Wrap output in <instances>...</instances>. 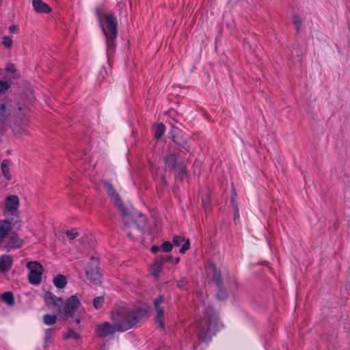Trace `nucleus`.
<instances>
[{"mask_svg": "<svg viewBox=\"0 0 350 350\" xmlns=\"http://www.w3.org/2000/svg\"><path fill=\"white\" fill-rule=\"evenodd\" d=\"M100 25L105 36L116 38L117 36V20L111 12H105L98 15Z\"/></svg>", "mask_w": 350, "mask_h": 350, "instance_id": "obj_5", "label": "nucleus"}, {"mask_svg": "<svg viewBox=\"0 0 350 350\" xmlns=\"http://www.w3.org/2000/svg\"><path fill=\"white\" fill-rule=\"evenodd\" d=\"M92 265L87 268L86 275L90 281L94 284H98L100 278V274L97 269V259L92 258Z\"/></svg>", "mask_w": 350, "mask_h": 350, "instance_id": "obj_11", "label": "nucleus"}, {"mask_svg": "<svg viewBox=\"0 0 350 350\" xmlns=\"http://www.w3.org/2000/svg\"><path fill=\"white\" fill-rule=\"evenodd\" d=\"M173 247V245L170 241L164 242L161 245V250L164 252H168L172 250Z\"/></svg>", "mask_w": 350, "mask_h": 350, "instance_id": "obj_28", "label": "nucleus"}, {"mask_svg": "<svg viewBox=\"0 0 350 350\" xmlns=\"http://www.w3.org/2000/svg\"><path fill=\"white\" fill-rule=\"evenodd\" d=\"M2 44L6 48H10L12 46V40L8 36H4L2 40Z\"/></svg>", "mask_w": 350, "mask_h": 350, "instance_id": "obj_31", "label": "nucleus"}, {"mask_svg": "<svg viewBox=\"0 0 350 350\" xmlns=\"http://www.w3.org/2000/svg\"><path fill=\"white\" fill-rule=\"evenodd\" d=\"M105 73L108 75V71L105 69Z\"/></svg>", "mask_w": 350, "mask_h": 350, "instance_id": "obj_45", "label": "nucleus"}, {"mask_svg": "<svg viewBox=\"0 0 350 350\" xmlns=\"http://www.w3.org/2000/svg\"><path fill=\"white\" fill-rule=\"evenodd\" d=\"M209 271L211 273H213V280L216 283L217 285H219L221 284V280H220V273L219 271L217 270L216 266L213 263L209 264Z\"/></svg>", "mask_w": 350, "mask_h": 350, "instance_id": "obj_16", "label": "nucleus"}, {"mask_svg": "<svg viewBox=\"0 0 350 350\" xmlns=\"http://www.w3.org/2000/svg\"><path fill=\"white\" fill-rule=\"evenodd\" d=\"M237 216H238V214H237V211L236 213H234V218H236Z\"/></svg>", "mask_w": 350, "mask_h": 350, "instance_id": "obj_44", "label": "nucleus"}, {"mask_svg": "<svg viewBox=\"0 0 350 350\" xmlns=\"http://www.w3.org/2000/svg\"><path fill=\"white\" fill-rule=\"evenodd\" d=\"M19 206V198L16 195L7 196L4 200L3 213L6 215H15Z\"/></svg>", "mask_w": 350, "mask_h": 350, "instance_id": "obj_7", "label": "nucleus"}, {"mask_svg": "<svg viewBox=\"0 0 350 350\" xmlns=\"http://www.w3.org/2000/svg\"><path fill=\"white\" fill-rule=\"evenodd\" d=\"M116 332L118 331L115 322H113V325H110L107 322L100 323L96 326V334L101 338L112 335Z\"/></svg>", "mask_w": 350, "mask_h": 350, "instance_id": "obj_9", "label": "nucleus"}, {"mask_svg": "<svg viewBox=\"0 0 350 350\" xmlns=\"http://www.w3.org/2000/svg\"><path fill=\"white\" fill-rule=\"evenodd\" d=\"M172 260H173V262H174V264H177V263H178V262H179V260H180V258H174V259H173V258H172Z\"/></svg>", "mask_w": 350, "mask_h": 350, "instance_id": "obj_39", "label": "nucleus"}, {"mask_svg": "<svg viewBox=\"0 0 350 350\" xmlns=\"http://www.w3.org/2000/svg\"><path fill=\"white\" fill-rule=\"evenodd\" d=\"M12 258L8 255H3L0 258V271L5 272L8 271L12 266Z\"/></svg>", "mask_w": 350, "mask_h": 350, "instance_id": "obj_15", "label": "nucleus"}, {"mask_svg": "<svg viewBox=\"0 0 350 350\" xmlns=\"http://www.w3.org/2000/svg\"><path fill=\"white\" fill-rule=\"evenodd\" d=\"M218 288V291L216 294V297L219 300H225L228 298V294L226 291V289L225 287H224L221 284L217 285Z\"/></svg>", "mask_w": 350, "mask_h": 350, "instance_id": "obj_20", "label": "nucleus"}, {"mask_svg": "<svg viewBox=\"0 0 350 350\" xmlns=\"http://www.w3.org/2000/svg\"><path fill=\"white\" fill-rule=\"evenodd\" d=\"M44 300L48 306H55L58 312L63 314L65 318L72 317L79 305V299L76 295H72L65 305H63L62 299L56 297L50 292L45 293Z\"/></svg>", "mask_w": 350, "mask_h": 350, "instance_id": "obj_3", "label": "nucleus"}, {"mask_svg": "<svg viewBox=\"0 0 350 350\" xmlns=\"http://www.w3.org/2000/svg\"><path fill=\"white\" fill-rule=\"evenodd\" d=\"M66 234L70 240H73L78 236V232L75 230H71L66 231Z\"/></svg>", "mask_w": 350, "mask_h": 350, "instance_id": "obj_32", "label": "nucleus"}, {"mask_svg": "<svg viewBox=\"0 0 350 350\" xmlns=\"http://www.w3.org/2000/svg\"><path fill=\"white\" fill-rule=\"evenodd\" d=\"M165 166L167 168L174 170L180 177H182L185 172L183 163L176 162V157L174 153H169L167 155Z\"/></svg>", "mask_w": 350, "mask_h": 350, "instance_id": "obj_8", "label": "nucleus"}, {"mask_svg": "<svg viewBox=\"0 0 350 350\" xmlns=\"http://www.w3.org/2000/svg\"><path fill=\"white\" fill-rule=\"evenodd\" d=\"M9 88L10 85L7 81L0 80V94L5 92Z\"/></svg>", "mask_w": 350, "mask_h": 350, "instance_id": "obj_30", "label": "nucleus"}, {"mask_svg": "<svg viewBox=\"0 0 350 350\" xmlns=\"http://www.w3.org/2000/svg\"><path fill=\"white\" fill-rule=\"evenodd\" d=\"M185 238L180 236H175L173 239V245L175 246H179L181 243L184 242Z\"/></svg>", "mask_w": 350, "mask_h": 350, "instance_id": "obj_33", "label": "nucleus"}, {"mask_svg": "<svg viewBox=\"0 0 350 350\" xmlns=\"http://www.w3.org/2000/svg\"><path fill=\"white\" fill-rule=\"evenodd\" d=\"M159 250V248L156 246V245H153L151 247V251L153 252V253H156Z\"/></svg>", "mask_w": 350, "mask_h": 350, "instance_id": "obj_36", "label": "nucleus"}, {"mask_svg": "<svg viewBox=\"0 0 350 350\" xmlns=\"http://www.w3.org/2000/svg\"><path fill=\"white\" fill-rule=\"evenodd\" d=\"M9 166H10V162L8 160H3V162L1 163L2 173H3V175L4 176V177L7 180L11 179V175L10 174Z\"/></svg>", "mask_w": 350, "mask_h": 350, "instance_id": "obj_19", "label": "nucleus"}, {"mask_svg": "<svg viewBox=\"0 0 350 350\" xmlns=\"http://www.w3.org/2000/svg\"><path fill=\"white\" fill-rule=\"evenodd\" d=\"M293 23L295 26L296 30L299 31L302 25V20L297 15H294L293 16Z\"/></svg>", "mask_w": 350, "mask_h": 350, "instance_id": "obj_27", "label": "nucleus"}, {"mask_svg": "<svg viewBox=\"0 0 350 350\" xmlns=\"http://www.w3.org/2000/svg\"><path fill=\"white\" fill-rule=\"evenodd\" d=\"M163 267V262L160 260L155 261L152 265V275L157 277Z\"/></svg>", "mask_w": 350, "mask_h": 350, "instance_id": "obj_21", "label": "nucleus"}, {"mask_svg": "<svg viewBox=\"0 0 350 350\" xmlns=\"http://www.w3.org/2000/svg\"><path fill=\"white\" fill-rule=\"evenodd\" d=\"M27 268L29 269V280L30 283L38 284L41 281V275L43 271L42 266L37 262L31 261L27 265Z\"/></svg>", "mask_w": 350, "mask_h": 350, "instance_id": "obj_6", "label": "nucleus"}, {"mask_svg": "<svg viewBox=\"0 0 350 350\" xmlns=\"http://www.w3.org/2000/svg\"><path fill=\"white\" fill-rule=\"evenodd\" d=\"M127 234H128V235H129L130 237H133L132 232H131V231L128 230Z\"/></svg>", "mask_w": 350, "mask_h": 350, "instance_id": "obj_42", "label": "nucleus"}, {"mask_svg": "<svg viewBox=\"0 0 350 350\" xmlns=\"http://www.w3.org/2000/svg\"><path fill=\"white\" fill-rule=\"evenodd\" d=\"M51 332V329H46V338L49 337V335H50Z\"/></svg>", "mask_w": 350, "mask_h": 350, "instance_id": "obj_38", "label": "nucleus"}, {"mask_svg": "<svg viewBox=\"0 0 350 350\" xmlns=\"http://www.w3.org/2000/svg\"><path fill=\"white\" fill-rule=\"evenodd\" d=\"M11 230L10 222L8 220H0V243L8 236Z\"/></svg>", "mask_w": 350, "mask_h": 350, "instance_id": "obj_14", "label": "nucleus"}, {"mask_svg": "<svg viewBox=\"0 0 350 350\" xmlns=\"http://www.w3.org/2000/svg\"><path fill=\"white\" fill-rule=\"evenodd\" d=\"M172 260V258L171 256H167L165 257H163L162 262H163L169 261V260Z\"/></svg>", "mask_w": 350, "mask_h": 350, "instance_id": "obj_37", "label": "nucleus"}, {"mask_svg": "<svg viewBox=\"0 0 350 350\" xmlns=\"http://www.w3.org/2000/svg\"><path fill=\"white\" fill-rule=\"evenodd\" d=\"M189 246H190L189 241L187 239V241H185V243L182 245V247L180 250V253H182V254L185 253L189 248Z\"/></svg>", "mask_w": 350, "mask_h": 350, "instance_id": "obj_34", "label": "nucleus"}, {"mask_svg": "<svg viewBox=\"0 0 350 350\" xmlns=\"http://www.w3.org/2000/svg\"><path fill=\"white\" fill-rule=\"evenodd\" d=\"M57 317L55 315L45 314L43 317V321L47 325H52L56 323Z\"/></svg>", "mask_w": 350, "mask_h": 350, "instance_id": "obj_22", "label": "nucleus"}, {"mask_svg": "<svg viewBox=\"0 0 350 350\" xmlns=\"http://www.w3.org/2000/svg\"><path fill=\"white\" fill-rule=\"evenodd\" d=\"M218 321L216 312L208 306L204 312L203 318L200 322L198 336L204 340H208L217 330Z\"/></svg>", "mask_w": 350, "mask_h": 350, "instance_id": "obj_4", "label": "nucleus"}, {"mask_svg": "<svg viewBox=\"0 0 350 350\" xmlns=\"http://www.w3.org/2000/svg\"><path fill=\"white\" fill-rule=\"evenodd\" d=\"M165 127L163 124L160 123L157 125L155 131V137L159 139L165 133Z\"/></svg>", "mask_w": 350, "mask_h": 350, "instance_id": "obj_24", "label": "nucleus"}, {"mask_svg": "<svg viewBox=\"0 0 350 350\" xmlns=\"http://www.w3.org/2000/svg\"><path fill=\"white\" fill-rule=\"evenodd\" d=\"M64 338H74V339H78L79 338V335L75 332L73 330H68V333L64 336Z\"/></svg>", "mask_w": 350, "mask_h": 350, "instance_id": "obj_29", "label": "nucleus"}, {"mask_svg": "<svg viewBox=\"0 0 350 350\" xmlns=\"http://www.w3.org/2000/svg\"><path fill=\"white\" fill-rule=\"evenodd\" d=\"M107 39V51H109L111 50L112 51L115 49V39L116 38H111V36H105Z\"/></svg>", "mask_w": 350, "mask_h": 350, "instance_id": "obj_26", "label": "nucleus"}, {"mask_svg": "<svg viewBox=\"0 0 350 350\" xmlns=\"http://www.w3.org/2000/svg\"><path fill=\"white\" fill-rule=\"evenodd\" d=\"M103 184L111 200L122 213L124 228H131L134 231H139V228L142 226V223L144 222L142 213L131 206L125 207L121 201L119 194L116 191L113 186L107 182H104Z\"/></svg>", "mask_w": 350, "mask_h": 350, "instance_id": "obj_1", "label": "nucleus"}, {"mask_svg": "<svg viewBox=\"0 0 350 350\" xmlns=\"http://www.w3.org/2000/svg\"><path fill=\"white\" fill-rule=\"evenodd\" d=\"M145 309H133L125 306L117 308L111 313V320L116 323L118 332L131 328L146 314Z\"/></svg>", "mask_w": 350, "mask_h": 350, "instance_id": "obj_2", "label": "nucleus"}, {"mask_svg": "<svg viewBox=\"0 0 350 350\" xmlns=\"http://www.w3.org/2000/svg\"><path fill=\"white\" fill-rule=\"evenodd\" d=\"M10 105L2 104L0 107V124L5 125L10 116Z\"/></svg>", "mask_w": 350, "mask_h": 350, "instance_id": "obj_13", "label": "nucleus"}, {"mask_svg": "<svg viewBox=\"0 0 350 350\" xmlns=\"http://www.w3.org/2000/svg\"><path fill=\"white\" fill-rule=\"evenodd\" d=\"M67 283L64 275L59 274L53 279L54 285L58 288H63Z\"/></svg>", "mask_w": 350, "mask_h": 350, "instance_id": "obj_17", "label": "nucleus"}, {"mask_svg": "<svg viewBox=\"0 0 350 350\" xmlns=\"http://www.w3.org/2000/svg\"><path fill=\"white\" fill-rule=\"evenodd\" d=\"M103 303L104 297L102 296L96 297L93 300V306L96 310L100 309L102 307Z\"/></svg>", "mask_w": 350, "mask_h": 350, "instance_id": "obj_25", "label": "nucleus"}, {"mask_svg": "<svg viewBox=\"0 0 350 350\" xmlns=\"http://www.w3.org/2000/svg\"><path fill=\"white\" fill-rule=\"evenodd\" d=\"M9 31L11 33H17V27L15 25H12L9 27Z\"/></svg>", "mask_w": 350, "mask_h": 350, "instance_id": "obj_35", "label": "nucleus"}, {"mask_svg": "<svg viewBox=\"0 0 350 350\" xmlns=\"http://www.w3.org/2000/svg\"><path fill=\"white\" fill-rule=\"evenodd\" d=\"M32 5L36 12L39 13H49L51 11L49 5L43 2L42 0H33Z\"/></svg>", "mask_w": 350, "mask_h": 350, "instance_id": "obj_12", "label": "nucleus"}, {"mask_svg": "<svg viewBox=\"0 0 350 350\" xmlns=\"http://www.w3.org/2000/svg\"><path fill=\"white\" fill-rule=\"evenodd\" d=\"M75 322L77 324H79L80 323V319H79V318L76 319Z\"/></svg>", "mask_w": 350, "mask_h": 350, "instance_id": "obj_43", "label": "nucleus"}, {"mask_svg": "<svg viewBox=\"0 0 350 350\" xmlns=\"http://www.w3.org/2000/svg\"><path fill=\"white\" fill-rule=\"evenodd\" d=\"M184 282H185L183 280L179 281L178 282V286H180V287H182L183 286V284H184Z\"/></svg>", "mask_w": 350, "mask_h": 350, "instance_id": "obj_40", "label": "nucleus"}, {"mask_svg": "<svg viewBox=\"0 0 350 350\" xmlns=\"http://www.w3.org/2000/svg\"><path fill=\"white\" fill-rule=\"evenodd\" d=\"M23 243L22 239L16 235L12 236L9 239V247L10 248L20 247Z\"/></svg>", "mask_w": 350, "mask_h": 350, "instance_id": "obj_18", "label": "nucleus"}, {"mask_svg": "<svg viewBox=\"0 0 350 350\" xmlns=\"http://www.w3.org/2000/svg\"><path fill=\"white\" fill-rule=\"evenodd\" d=\"M2 299L9 306H12L14 302L13 295L10 292L4 293L2 295Z\"/></svg>", "mask_w": 350, "mask_h": 350, "instance_id": "obj_23", "label": "nucleus"}, {"mask_svg": "<svg viewBox=\"0 0 350 350\" xmlns=\"http://www.w3.org/2000/svg\"><path fill=\"white\" fill-rule=\"evenodd\" d=\"M237 1L238 0H229V3L232 4H235Z\"/></svg>", "mask_w": 350, "mask_h": 350, "instance_id": "obj_41", "label": "nucleus"}, {"mask_svg": "<svg viewBox=\"0 0 350 350\" xmlns=\"http://www.w3.org/2000/svg\"><path fill=\"white\" fill-rule=\"evenodd\" d=\"M164 301V297L163 296H159L154 301V306L156 310V322L158 324V326L160 328H163L164 327L163 324V316H164V310L163 308L161 306V304Z\"/></svg>", "mask_w": 350, "mask_h": 350, "instance_id": "obj_10", "label": "nucleus"}]
</instances>
